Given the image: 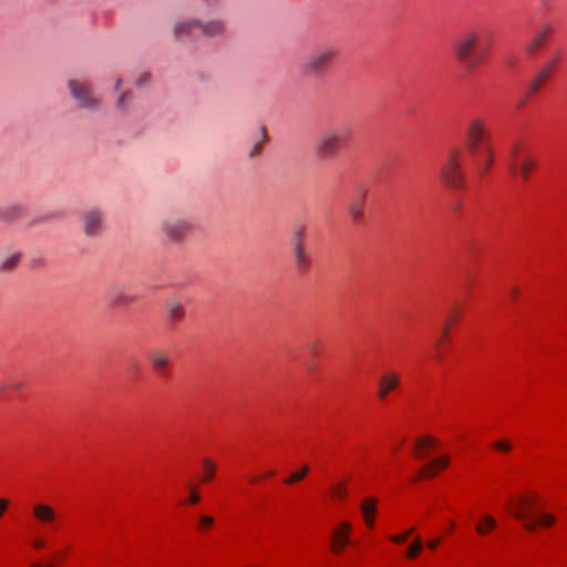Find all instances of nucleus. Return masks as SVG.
Wrapping results in <instances>:
<instances>
[{"label": "nucleus", "mask_w": 567, "mask_h": 567, "mask_svg": "<svg viewBox=\"0 0 567 567\" xmlns=\"http://www.w3.org/2000/svg\"><path fill=\"white\" fill-rule=\"evenodd\" d=\"M349 213L354 219H360L363 217V206L361 203H352L349 206Z\"/></svg>", "instance_id": "nucleus-33"}, {"label": "nucleus", "mask_w": 567, "mask_h": 567, "mask_svg": "<svg viewBox=\"0 0 567 567\" xmlns=\"http://www.w3.org/2000/svg\"><path fill=\"white\" fill-rule=\"evenodd\" d=\"M462 150L453 147L449 151L446 161L443 163L440 174L442 179L453 188L464 186V175L461 163Z\"/></svg>", "instance_id": "nucleus-6"}, {"label": "nucleus", "mask_w": 567, "mask_h": 567, "mask_svg": "<svg viewBox=\"0 0 567 567\" xmlns=\"http://www.w3.org/2000/svg\"><path fill=\"white\" fill-rule=\"evenodd\" d=\"M20 386H21V384H20V383H17V384H13V385H12V388H13V389H19Z\"/></svg>", "instance_id": "nucleus-52"}, {"label": "nucleus", "mask_w": 567, "mask_h": 567, "mask_svg": "<svg viewBox=\"0 0 567 567\" xmlns=\"http://www.w3.org/2000/svg\"><path fill=\"white\" fill-rule=\"evenodd\" d=\"M351 524L348 522H343L339 525V527L333 532L331 536L332 540V550L334 553H341L343 547L349 543V534L351 532Z\"/></svg>", "instance_id": "nucleus-14"}, {"label": "nucleus", "mask_w": 567, "mask_h": 567, "mask_svg": "<svg viewBox=\"0 0 567 567\" xmlns=\"http://www.w3.org/2000/svg\"><path fill=\"white\" fill-rule=\"evenodd\" d=\"M440 542H441V539H440V538H437V539H433V540H430V542L427 543V546H429L431 549H436V548H437V546L440 545Z\"/></svg>", "instance_id": "nucleus-44"}, {"label": "nucleus", "mask_w": 567, "mask_h": 567, "mask_svg": "<svg viewBox=\"0 0 567 567\" xmlns=\"http://www.w3.org/2000/svg\"><path fill=\"white\" fill-rule=\"evenodd\" d=\"M44 567H53V565L44 566Z\"/></svg>", "instance_id": "nucleus-57"}, {"label": "nucleus", "mask_w": 567, "mask_h": 567, "mask_svg": "<svg viewBox=\"0 0 567 567\" xmlns=\"http://www.w3.org/2000/svg\"><path fill=\"white\" fill-rule=\"evenodd\" d=\"M23 212L24 209L20 205H10L0 208V220H4L8 223L14 221L23 215Z\"/></svg>", "instance_id": "nucleus-24"}, {"label": "nucleus", "mask_w": 567, "mask_h": 567, "mask_svg": "<svg viewBox=\"0 0 567 567\" xmlns=\"http://www.w3.org/2000/svg\"><path fill=\"white\" fill-rule=\"evenodd\" d=\"M107 298L115 308L124 307L135 301V297L127 292L125 286L121 285L113 286L107 292Z\"/></svg>", "instance_id": "nucleus-12"}, {"label": "nucleus", "mask_w": 567, "mask_h": 567, "mask_svg": "<svg viewBox=\"0 0 567 567\" xmlns=\"http://www.w3.org/2000/svg\"><path fill=\"white\" fill-rule=\"evenodd\" d=\"M332 494L339 498L347 497L348 491L343 484H336L332 487Z\"/></svg>", "instance_id": "nucleus-37"}, {"label": "nucleus", "mask_w": 567, "mask_h": 567, "mask_svg": "<svg viewBox=\"0 0 567 567\" xmlns=\"http://www.w3.org/2000/svg\"><path fill=\"white\" fill-rule=\"evenodd\" d=\"M423 544L422 540L417 537L408 548L406 557L415 558L422 550Z\"/></svg>", "instance_id": "nucleus-31"}, {"label": "nucleus", "mask_w": 567, "mask_h": 567, "mask_svg": "<svg viewBox=\"0 0 567 567\" xmlns=\"http://www.w3.org/2000/svg\"><path fill=\"white\" fill-rule=\"evenodd\" d=\"M525 102H526V100L519 101V103L517 104V107L522 109L525 105Z\"/></svg>", "instance_id": "nucleus-49"}, {"label": "nucleus", "mask_w": 567, "mask_h": 567, "mask_svg": "<svg viewBox=\"0 0 567 567\" xmlns=\"http://www.w3.org/2000/svg\"><path fill=\"white\" fill-rule=\"evenodd\" d=\"M121 85H122V79L118 78V79H116L115 84H114L115 91L120 90Z\"/></svg>", "instance_id": "nucleus-47"}, {"label": "nucleus", "mask_w": 567, "mask_h": 567, "mask_svg": "<svg viewBox=\"0 0 567 567\" xmlns=\"http://www.w3.org/2000/svg\"><path fill=\"white\" fill-rule=\"evenodd\" d=\"M449 332V327L446 326L444 329H443V338H445V336Z\"/></svg>", "instance_id": "nucleus-50"}, {"label": "nucleus", "mask_w": 567, "mask_h": 567, "mask_svg": "<svg viewBox=\"0 0 567 567\" xmlns=\"http://www.w3.org/2000/svg\"><path fill=\"white\" fill-rule=\"evenodd\" d=\"M447 465H449V458L446 456H441L439 458H435L431 463L425 464L421 468L420 473H417L414 476V480L417 481V480H421V478H431V477H433L435 475L436 470L439 467L440 468H445Z\"/></svg>", "instance_id": "nucleus-20"}, {"label": "nucleus", "mask_w": 567, "mask_h": 567, "mask_svg": "<svg viewBox=\"0 0 567 567\" xmlns=\"http://www.w3.org/2000/svg\"><path fill=\"white\" fill-rule=\"evenodd\" d=\"M493 446L495 447V450L503 452V453H507L512 450V444L507 440L496 441L493 444Z\"/></svg>", "instance_id": "nucleus-35"}, {"label": "nucleus", "mask_w": 567, "mask_h": 567, "mask_svg": "<svg viewBox=\"0 0 567 567\" xmlns=\"http://www.w3.org/2000/svg\"><path fill=\"white\" fill-rule=\"evenodd\" d=\"M68 87L71 96L80 109L90 111H96L99 109L101 101L94 95V90L90 82L71 79L68 81Z\"/></svg>", "instance_id": "nucleus-7"}, {"label": "nucleus", "mask_w": 567, "mask_h": 567, "mask_svg": "<svg viewBox=\"0 0 567 567\" xmlns=\"http://www.w3.org/2000/svg\"><path fill=\"white\" fill-rule=\"evenodd\" d=\"M553 70V63H546L543 69L536 74V76L530 81L528 86V92L530 94L537 92L540 86L549 79Z\"/></svg>", "instance_id": "nucleus-23"}, {"label": "nucleus", "mask_w": 567, "mask_h": 567, "mask_svg": "<svg viewBox=\"0 0 567 567\" xmlns=\"http://www.w3.org/2000/svg\"><path fill=\"white\" fill-rule=\"evenodd\" d=\"M435 440L431 436H423L415 443V454L417 457L423 458L426 455L425 447L434 445Z\"/></svg>", "instance_id": "nucleus-26"}, {"label": "nucleus", "mask_w": 567, "mask_h": 567, "mask_svg": "<svg viewBox=\"0 0 567 567\" xmlns=\"http://www.w3.org/2000/svg\"><path fill=\"white\" fill-rule=\"evenodd\" d=\"M150 362L157 372L164 371L171 361V354L167 350L156 349L148 353Z\"/></svg>", "instance_id": "nucleus-19"}, {"label": "nucleus", "mask_w": 567, "mask_h": 567, "mask_svg": "<svg viewBox=\"0 0 567 567\" xmlns=\"http://www.w3.org/2000/svg\"><path fill=\"white\" fill-rule=\"evenodd\" d=\"M203 465L205 468V473L202 477L203 482H208L214 477L216 464L210 458H204Z\"/></svg>", "instance_id": "nucleus-29"}, {"label": "nucleus", "mask_w": 567, "mask_h": 567, "mask_svg": "<svg viewBox=\"0 0 567 567\" xmlns=\"http://www.w3.org/2000/svg\"><path fill=\"white\" fill-rule=\"evenodd\" d=\"M556 61H557L556 59H553V60L548 61L547 63H553V66H554Z\"/></svg>", "instance_id": "nucleus-53"}, {"label": "nucleus", "mask_w": 567, "mask_h": 567, "mask_svg": "<svg viewBox=\"0 0 567 567\" xmlns=\"http://www.w3.org/2000/svg\"><path fill=\"white\" fill-rule=\"evenodd\" d=\"M188 487L190 489V494H189V497L187 499L188 503H192V504H196L199 502L200 497L196 491V487L193 486L192 484H188Z\"/></svg>", "instance_id": "nucleus-38"}, {"label": "nucleus", "mask_w": 567, "mask_h": 567, "mask_svg": "<svg viewBox=\"0 0 567 567\" xmlns=\"http://www.w3.org/2000/svg\"><path fill=\"white\" fill-rule=\"evenodd\" d=\"M293 261L299 274H305L308 270L310 259L307 248L300 239L293 241Z\"/></svg>", "instance_id": "nucleus-15"}, {"label": "nucleus", "mask_w": 567, "mask_h": 567, "mask_svg": "<svg viewBox=\"0 0 567 567\" xmlns=\"http://www.w3.org/2000/svg\"><path fill=\"white\" fill-rule=\"evenodd\" d=\"M411 533H413V529H410L401 535L391 536L390 539L396 544H402L408 539Z\"/></svg>", "instance_id": "nucleus-39"}, {"label": "nucleus", "mask_w": 567, "mask_h": 567, "mask_svg": "<svg viewBox=\"0 0 567 567\" xmlns=\"http://www.w3.org/2000/svg\"><path fill=\"white\" fill-rule=\"evenodd\" d=\"M455 524L453 522L450 523V528H454Z\"/></svg>", "instance_id": "nucleus-55"}, {"label": "nucleus", "mask_w": 567, "mask_h": 567, "mask_svg": "<svg viewBox=\"0 0 567 567\" xmlns=\"http://www.w3.org/2000/svg\"><path fill=\"white\" fill-rule=\"evenodd\" d=\"M377 511V499L375 498H365L361 504V512L364 517L367 525H373V514Z\"/></svg>", "instance_id": "nucleus-25"}, {"label": "nucleus", "mask_w": 567, "mask_h": 567, "mask_svg": "<svg viewBox=\"0 0 567 567\" xmlns=\"http://www.w3.org/2000/svg\"><path fill=\"white\" fill-rule=\"evenodd\" d=\"M338 55L333 45H324L312 50L299 64V73L303 78L320 79L332 68Z\"/></svg>", "instance_id": "nucleus-4"}, {"label": "nucleus", "mask_w": 567, "mask_h": 567, "mask_svg": "<svg viewBox=\"0 0 567 567\" xmlns=\"http://www.w3.org/2000/svg\"><path fill=\"white\" fill-rule=\"evenodd\" d=\"M460 208H461L460 204L455 205V207H454L455 210H458Z\"/></svg>", "instance_id": "nucleus-54"}, {"label": "nucleus", "mask_w": 567, "mask_h": 567, "mask_svg": "<svg viewBox=\"0 0 567 567\" xmlns=\"http://www.w3.org/2000/svg\"><path fill=\"white\" fill-rule=\"evenodd\" d=\"M466 147L480 176H484L493 164L492 146L486 140V128L481 120H473L466 130Z\"/></svg>", "instance_id": "nucleus-1"}, {"label": "nucleus", "mask_w": 567, "mask_h": 567, "mask_svg": "<svg viewBox=\"0 0 567 567\" xmlns=\"http://www.w3.org/2000/svg\"><path fill=\"white\" fill-rule=\"evenodd\" d=\"M515 159L516 161L522 159V157H519V154H518V146L513 147V150L511 151V157H509L508 162H513Z\"/></svg>", "instance_id": "nucleus-41"}, {"label": "nucleus", "mask_w": 567, "mask_h": 567, "mask_svg": "<svg viewBox=\"0 0 567 567\" xmlns=\"http://www.w3.org/2000/svg\"><path fill=\"white\" fill-rule=\"evenodd\" d=\"M9 505V502L4 498H0V517L3 515V513L6 512L7 507Z\"/></svg>", "instance_id": "nucleus-42"}, {"label": "nucleus", "mask_w": 567, "mask_h": 567, "mask_svg": "<svg viewBox=\"0 0 567 567\" xmlns=\"http://www.w3.org/2000/svg\"><path fill=\"white\" fill-rule=\"evenodd\" d=\"M478 42L480 34L470 30L460 34L453 44L455 59L470 70L478 66L487 55L486 49L477 48Z\"/></svg>", "instance_id": "nucleus-3"}, {"label": "nucleus", "mask_w": 567, "mask_h": 567, "mask_svg": "<svg viewBox=\"0 0 567 567\" xmlns=\"http://www.w3.org/2000/svg\"><path fill=\"white\" fill-rule=\"evenodd\" d=\"M352 133L350 125H328L323 127L313 144V150L319 159H330L337 155L341 145L346 143Z\"/></svg>", "instance_id": "nucleus-2"}, {"label": "nucleus", "mask_w": 567, "mask_h": 567, "mask_svg": "<svg viewBox=\"0 0 567 567\" xmlns=\"http://www.w3.org/2000/svg\"><path fill=\"white\" fill-rule=\"evenodd\" d=\"M104 215L100 209L92 208L82 214L83 229L86 236H97L103 226Z\"/></svg>", "instance_id": "nucleus-10"}, {"label": "nucleus", "mask_w": 567, "mask_h": 567, "mask_svg": "<svg viewBox=\"0 0 567 567\" xmlns=\"http://www.w3.org/2000/svg\"><path fill=\"white\" fill-rule=\"evenodd\" d=\"M496 520L492 516H484L482 522L476 525V530L481 535H485L488 529L495 528Z\"/></svg>", "instance_id": "nucleus-28"}, {"label": "nucleus", "mask_w": 567, "mask_h": 567, "mask_svg": "<svg viewBox=\"0 0 567 567\" xmlns=\"http://www.w3.org/2000/svg\"><path fill=\"white\" fill-rule=\"evenodd\" d=\"M200 32L205 37H219L223 35L226 31V27L224 21L221 20H212L208 22L200 21Z\"/></svg>", "instance_id": "nucleus-22"}, {"label": "nucleus", "mask_w": 567, "mask_h": 567, "mask_svg": "<svg viewBox=\"0 0 567 567\" xmlns=\"http://www.w3.org/2000/svg\"><path fill=\"white\" fill-rule=\"evenodd\" d=\"M522 504H527V505L534 506V499H532V498H523L522 499Z\"/></svg>", "instance_id": "nucleus-46"}, {"label": "nucleus", "mask_w": 567, "mask_h": 567, "mask_svg": "<svg viewBox=\"0 0 567 567\" xmlns=\"http://www.w3.org/2000/svg\"><path fill=\"white\" fill-rule=\"evenodd\" d=\"M309 472V467L305 465L299 471L292 473L288 478L285 480L286 484H293L301 481Z\"/></svg>", "instance_id": "nucleus-30"}, {"label": "nucleus", "mask_w": 567, "mask_h": 567, "mask_svg": "<svg viewBox=\"0 0 567 567\" xmlns=\"http://www.w3.org/2000/svg\"><path fill=\"white\" fill-rule=\"evenodd\" d=\"M32 513L35 519L44 525H54L56 520V513L54 508L48 504L38 503L32 507Z\"/></svg>", "instance_id": "nucleus-17"}, {"label": "nucleus", "mask_w": 567, "mask_h": 567, "mask_svg": "<svg viewBox=\"0 0 567 567\" xmlns=\"http://www.w3.org/2000/svg\"><path fill=\"white\" fill-rule=\"evenodd\" d=\"M200 20L187 19L178 21L173 27V33L176 40H183L194 34L196 30H200Z\"/></svg>", "instance_id": "nucleus-13"}, {"label": "nucleus", "mask_w": 567, "mask_h": 567, "mask_svg": "<svg viewBox=\"0 0 567 567\" xmlns=\"http://www.w3.org/2000/svg\"><path fill=\"white\" fill-rule=\"evenodd\" d=\"M31 567H44V566H41V565H38V564H33Z\"/></svg>", "instance_id": "nucleus-56"}, {"label": "nucleus", "mask_w": 567, "mask_h": 567, "mask_svg": "<svg viewBox=\"0 0 567 567\" xmlns=\"http://www.w3.org/2000/svg\"><path fill=\"white\" fill-rule=\"evenodd\" d=\"M214 525V518L207 515H203L198 520V528L206 530L209 529Z\"/></svg>", "instance_id": "nucleus-34"}, {"label": "nucleus", "mask_w": 567, "mask_h": 567, "mask_svg": "<svg viewBox=\"0 0 567 567\" xmlns=\"http://www.w3.org/2000/svg\"><path fill=\"white\" fill-rule=\"evenodd\" d=\"M33 547L37 548V549H40L43 547L44 545V542L42 538H35L32 543Z\"/></svg>", "instance_id": "nucleus-43"}, {"label": "nucleus", "mask_w": 567, "mask_h": 567, "mask_svg": "<svg viewBox=\"0 0 567 567\" xmlns=\"http://www.w3.org/2000/svg\"><path fill=\"white\" fill-rule=\"evenodd\" d=\"M133 97L134 94L131 91H123L116 101V109L120 112H126L128 110L130 102L133 100Z\"/></svg>", "instance_id": "nucleus-27"}, {"label": "nucleus", "mask_w": 567, "mask_h": 567, "mask_svg": "<svg viewBox=\"0 0 567 567\" xmlns=\"http://www.w3.org/2000/svg\"><path fill=\"white\" fill-rule=\"evenodd\" d=\"M400 384V375L394 372L383 374L379 381L378 396L385 400L388 394L396 389Z\"/></svg>", "instance_id": "nucleus-16"}, {"label": "nucleus", "mask_w": 567, "mask_h": 567, "mask_svg": "<svg viewBox=\"0 0 567 567\" xmlns=\"http://www.w3.org/2000/svg\"><path fill=\"white\" fill-rule=\"evenodd\" d=\"M554 31V25L550 22L540 23L536 30L532 39L526 43L525 50L527 53H535L540 50L546 42L548 41L550 34Z\"/></svg>", "instance_id": "nucleus-9"}, {"label": "nucleus", "mask_w": 567, "mask_h": 567, "mask_svg": "<svg viewBox=\"0 0 567 567\" xmlns=\"http://www.w3.org/2000/svg\"><path fill=\"white\" fill-rule=\"evenodd\" d=\"M261 148H262V142L255 143L254 146L251 147V150L249 151L248 156L250 158L258 156L261 153Z\"/></svg>", "instance_id": "nucleus-40"}, {"label": "nucleus", "mask_w": 567, "mask_h": 567, "mask_svg": "<svg viewBox=\"0 0 567 567\" xmlns=\"http://www.w3.org/2000/svg\"><path fill=\"white\" fill-rule=\"evenodd\" d=\"M166 312L173 323L182 321L185 317L183 303L177 298H171L166 302Z\"/></svg>", "instance_id": "nucleus-21"}, {"label": "nucleus", "mask_w": 567, "mask_h": 567, "mask_svg": "<svg viewBox=\"0 0 567 567\" xmlns=\"http://www.w3.org/2000/svg\"><path fill=\"white\" fill-rule=\"evenodd\" d=\"M518 292H519V291H518V289H517V288H513V289L511 290V293H512V296H513V297H516V296L518 295Z\"/></svg>", "instance_id": "nucleus-48"}, {"label": "nucleus", "mask_w": 567, "mask_h": 567, "mask_svg": "<svg viewBox=\"0 0 567 567\" xmlns=\"http://www.w3.org/2000/svg\"><path fill=\"white\" fill-rule=\"evenodd\" d=\"M190 220L179 216H166L159 224L161 234L171 243L181 245L185 243L193 231Z\"/></svg>", "instance_id": "nucleus-5"}, {"label": "nucleus", "mask_w": 567, "mask_h": 567, "mask_svg": "<svg viewBox=\"0 0 567 567\" xmlns=\"http://www.w3.org/2000/svg\"><path fill=\"white\" fill-rule=\"evenodd\" d=\"M507 508L516 518L525 520V528L530 532L535 530L537 524L550 526L555 523V517L550 514H540L537 517H532L520 505L515 508L507 506Z\"/></svg>", "instance_id": "nucleus-8"}, {"label": "nucleus", "mask_w": 567, "mask_h": 567, "mask_svg": "<svg viewBox=\"0 0 567 567\" xmlns=\"http://www.w3.org/2000/svg\"><path fill=\"white\" fill-rule=\"evenodd\" d=\"M22 254L20 251H11L0 258V275L12 274L20 265Z\"/></svg>", "instance_id": "nucleus-18"}, {"label": "nucleus", "mask_w": 567, "mask_h": 567, "mask_svg": "<svg viewBox=\"0 0 567 567\" xmlns=\"http://www.w3.org/2000/svg\"><path fill=\"white\" fill-rule=\"evenodd\" d=\"M47 262L45 259L42 257H33L30 260V267L32 270H40L45 267Z\"/></svg>", "instance_id": "nucleus-36"}, {"label": "nucleus", "mask_w": 567, "mask_h": 567, "mask_svg": "<svg viewBox=\"0 0 567 567\" xmlns=\"http://www.w3.org/2000/svg\"><path fill=\"white\" fill-rule=\"evenodd\" d=\"M152 82V74L150 72H142L135 80L136 87H144Z\"/></svg>", "instance_id": "nucleus-32"}, {"label": "nucleus", "mask_w": 567, "mask_h": 567, "mask_svg": "<svg viewBox=\"0 0 567 567\" xmlns=\"http://www.w3.org/2000/svg\"><path fill=\"white\" fill-rule=\"evenodd\" d=\"M302 235H303L302 229L298 230L295 235V241L298 239H300L302 241Z\"/></svg>", "instance_id": "nucleus-45"}, {"label": "nucleus", "mask_w": 567, "mask_h": 567, "mask_svg": "<svg viewBox=\"0 0 567 567\" xmlns=\"http://www.w3.org/2000/svg\"><path fill=\"white\" fill-rule=\"evenodd\" d=\"M537 162L528 155L522 156L520 161L508 162V169L514 175L520 176L523 182L529 178L530 173L536 167Z\"/></svg>", "instance_id": "nucleus-11"}, {"label": "nucleus", "mask_w": 567, "mask_h": 567, "mask_svg": "<svg viewBox=\"0 0 567 567\" xmlns=\"http://www.w3.org/2000/svg\"><path fill=\"white\" fill-rule=\"evenodd\" d=\"M274 475H275L274 471H268L267 476H274Z\"/></svg>", "instance_id": "nucleus-51"}]
</instances>
